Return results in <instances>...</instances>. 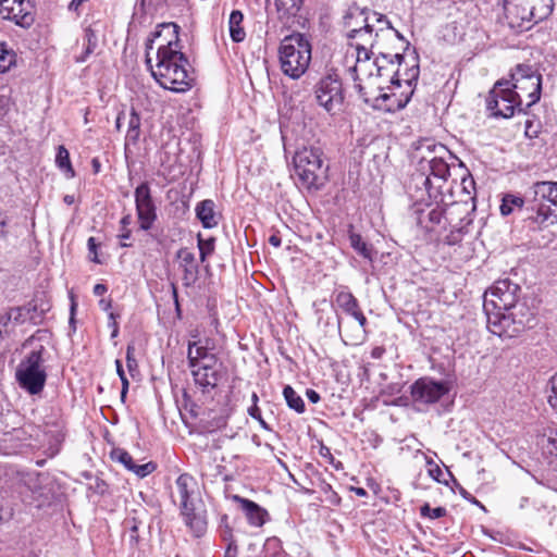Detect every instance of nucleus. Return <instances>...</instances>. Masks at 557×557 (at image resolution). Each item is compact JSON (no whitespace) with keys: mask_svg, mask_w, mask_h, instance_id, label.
I'll return each instance as SVG.
<instances>
[{"mask_svg":"<svg viewBox=\"0 0 557 557\" xmlns=\"http://www.w3.org/2000/svg\"><path fill=\"white\" fill-rule=\"evenodd\" d=\"M128 126L125 136V146L136 145L140 137L141 119L138 112L132 108L128 116Z\"/></svg>","mask_w":557,"mask_h":557,"instance_id":"2f4dec72","label":"nucleus"},{"mask_svg":"<svg viewBox=\"0 0 557 557\" xmlns=\"http://www.w3.org/2000/svg\"><path fill=\"white\" fill-rule=\"evenodd\" d=\"M304 0H274L280 17L296 16L302 7Z\"/></svg>","mask_w":557,"mask_h":557,"instance_id":"f704fd0d","label":"nucleus"},{"mask_svg":"<svg viewBox=\"0 0 557 557\" xmlns=\"http://www.w3.org/2000/svg\"><path fill=\"white\" fill-rule=\"evenodd\" d=\"M450 388L448 381H436L433 377L423 376L411 385V398L418 405H433L446 396Z\"/></svg>","mask_w":557,"mask_h":557,"instance_id":"9d476101","label":"nucleus"},{"mask_svg":"<svg viewBox=\"0 0 557 557\" xmlns=\"http://www.w3.org/2000/svg\"><path fill=\"white\" fill-rule=\"evenodd\" d=\"M134 347L133 346H127V349H126V366H127V369L128 371L132 373L134 370L137 369V361L134 357Z\"/></svg>","mask_w":557,"mask_h":557,"instance_id":"864d4df0","label":"nucleus"},{"mask_svg":"<svg viewBox=\"0 0 557 557\" xmlns=\"http://www.w3.org/2000/svg\"><path fill=\"white\" fill-rule=\"evenodd\" d=\"M417 223L428 232L434 231V227L441 224L444 218V210L440 206L429 208L428 210L421 209L416 211Z\"/></svg>","mask_w":557,"mask_h":557,"instance_id":"bb28decb","label":"nucleus"},{"mask_svg":"<svg viewBox=\"0 0 557 557\" xmlns=\"http://www.w3.org/2000/svg\"><path fill=\"white\" fill-rule=\"evenodd\" d=\"M377 95L367 98V103L377 110L385 112H396L404 109L410 100L413 92L412 89L406 95H396L395 92H385L382 85L376 86Z\"/></svg>","mask_w":557,"mask_h":557,"instance_id":"f3484780","label":"nucleus"},{"mask_svg":"<svg viewBox=\"0 0 557 557\" xmlns=\"http://www.w3.org/2000/svg\"><path fill=\"white\" fill-rule=\"evenodd\" d=\"M373 25L364 24L362 28L355 29L352 33H347V39L349 41V46L351 48H372L377 49V57L373 65L375 66L379 76L383 75V71L387 70L386 64L391 66L392 76L389 82L392 85L399 87L400 79L398 77V69L396 65H400L404 60L403 54L400 53H387L383 51L384 45L381 39L377 37L372 28Z\"/></svg>","mask_w":557,"mask_h":557,"instance_id":"0eeeda50","label":"nucleus"},{"mask_svg":"<svg viewBox=\"0 0 557 557\" xmlns=\"http://www.w3.org/2000/svg\"><path fill=\"white\" fill-rule=\"evenodd\" d=\"M232 499L239 505L244 512L248 523L252 527H262L269 518L268 511L259 506L257 503L242 497L239 495H233Z\"/></svg>","mask_w":557,"mask_h":557,"instance_id":"412c9836","label":"nucleus"},{"mask_svg":"<svg viewBox=\"0 0 557 557\" xmlns=\"http://www.w3.org/2000/svg\"><path fill=\"white\" fill-rule=\"evenodd\" d=\"M543 449L546 454L557 458V432H550V434L543 438Z\"/></svg>","mask_w":557,"mask_h":557,"instance_id":"a18cd8bd","label":"nucleus"},{"mask_svg":"<svg viewBox=\"0 0 557 557\" xmlns=\"http://www.w3.org/2000/svg\"><path fill=\"white\" fill-rule=\"evenodd\" d=\"M446 513H447L446 508H444V507L431 508V506L428 503H425L420 508V515L424 518H430L432 520L442 518V517L446 516Z\"/></svg>","mask_w":557,"mask_h":557,"instance_id":"c03bdc74","label":"nucleus"},{"mask_svg":"<svg viewBox=\"0 0 557 557\" xmlns=\"http://www.w3.org/2000/svg\"><path fill=\"white\" fill-rule=\"evenodd\" d=\"M108 288L104 284H96L94 286V295L95 296H102L107 293Z\"/></svg>","mask_w":557,"mask_h":557,"instance_id":"680f3d73","label":"nucleus"},{"mask_svg":"<svg viewBox=\"0 0 557 557\" xmlns=\"http://www.w3.org/2000/svg\"><path fill=\"white\" fill-rule=\"evenodd\" d=\"M350 246L364 259L373 260V248L369 246L361 237V235L350 232L349 233Z\"/></svg>","mask_w":557,"mask_h":557,"instance_id":"4c0bfd02","label":"nucleus"},{"mask_svg":"<svg viewBox=\"0 0 557 557\" xmlns=\"http://www.w3.org/2000/svg\"><path fill=\"white\" fill-rule=\"evenodd\" d=\"M8 311L0 315V337L9 332L10 326H13V320L8 319Z\"/></svg>","mask_w":557,"mask_h":557,"instance_id":"5fc2aeb1","label":"nucleus"},{"mask_svg":"<svg viewBox=\"0 0 557 557\" xmlns=\"http://www.w3.org/2000/svg\"><path fill=\"white\" fill-rule=\"evenodd\" d=\"M23 346H33V348L17 366L15 377L23 389L30 395H37L46 385L45 362L47 361L48 351L42 344L36 343L35 335L27 338Z\"/></svg>","mask_w":557,"mask_h":557,"instance_id":"20e7f679","label":"nucleus"},{"mask_svg":"<svg viewBox=\"0 0 557 557\" xmlns=\"http://www.w3.org/2000/svg\"><path fill=\"white\" fill-rule=\"evenodd\" d=\"M369 10L368 8H361L356 2H352L347 7L343 16L342 23L348 33H352L355 29H360L364 24H369Z\"/></svg>","mask_w":557,"mask_h":557,"instance_id":"4be33fe9","label":"nucleus"},{"mask_svg":"<svg viewBox=\"0 0 557 557\" xmlns=\"http://www.w3.org/2000/svg\"><path fill=\"white\" fill-rule=\"evenodd\" d=\"M110 457L113 461L123 465L125 469L135 473L140 479L146 478L157 469V465L152 461L144 465H136L133 457L124 448H113L110 453Z\"/></svg>","mask_w":557,"mask_h":557,"instance_id":"aec40b11","label":"nucleus"},{"mask_svg":"<svg viewBox=\"0 0 557 557\" xmlns=\"http://www.w3.org/2000/svg\"><path fill=\"white\" fill-rule=\"evenodd\" d=\"M178 29L174 23L162 24L146 44V62L161 87L184 92L193 87L194 76L190 63L182 52Z\"/></svg>","mask_w":557,"mask_h":557,"instance_id":"f257e3e1","label":"nucleus"},{"mask_svg":"<svg viewBox=\"0 0 557 557\" xmlns=\"http://www.w3.org/2000/svg\"><path fill=\"white\" fill-rule=\"evenodd\" d=\"M314 94L318 103L327 112H335L341 109L344 96L342 83L336 76L322 77L315 86Z\"/></svg>","mask_w":557,"mask_h":557,"instance_id":"f8f14e48","label":"nucleus"},{"mask_svg":"<svg viewBox=\"0 0 557 557\" xmlns=\"http://www.w3.org/2000/svg\"><path fill=\"white\" fill-rule=\"evenodd\" d=\"M140 524L141 522L135 517H127L123 522L124 535L132 549L137 548L139 545L138 529Z\"/></svg>","mask_w":557,"mask_h":557,"instance_id":"72a5a7b5","label":"nucleus"},{"mask_svg":"<svg viewBox=\"0 0 557 557\" xmlns=\"http://www.w3.org/2000/svg\"><path fill=\"white\" fill-rule=\"evenodd\" d=\"M181 516L185 525L195 537H201L208 528V516L205 503L195 500L194 503L180 505Z\"/></svg>","mask_w":557,"mask_h":557,"instance_id":"2eb2a0df","label":"nucleus"},{"mask_svg":"<svg viewBox=\"0 0 557 557\" xmlns=\"http://www.w3.org/2000/svg\"><path fill=\"white\" fill-rule=\"evenodd\" d=\"M88 250L90 253H94L92 261L99 263V260L97 258V243L94 237H89L87 240Z\"/></svg>","mask_w":557,"mask_h":557,"instance_id":"4d7b16f0","label":"nucleus"},{"mask_svg":"<svg viewBox=\"0 0 557 557\" xmlns=\"http://www.w3.org/2000/svg\"><path fill=\"white\" fill-rule=\"evenodd\" d=\"M527 207V194L524 197H520L513 194H506L503 197L500 205V213L503 215H509L517 208L519 210H523L525 212Z\"/></svg>","mask_w":557,"mask_h":557,"instance_id":"473e14b6","label":"nucleus"},{"mask_svg":"<svg viewBox=\"0 0 557 557\" xmlns=\"http://www.w3.org/2000/svg\"><path fill=\"white\" fill-rule=\"evenodd\" d=\"M369 25H373L372 30L377 34L382 42L393 37V26L388 18L379 12L369 10Z\"/></svg>","mask_w":557,"mask_h":557,"instance_id":"cd10ccee","label":"nucleus"},{"mask_svg":"<svg viewBox=\"0 0 557 557\" xmlns=\"http://www.w3.org/2000/svg\"><path fill=\"white\" fill-rule=\"evenodd\" d=\"M223 539L225 541H228V545H227V548L225 550V555L224 557H236L237 555V546L235 544V542L232 540V532L228 528H226L224 534H223Z\"/></svg>","mask_w":557,"mask_h":557,"instance_id":"09e8293b","label":"nucleus"},{"mask_svg":"<svg viewBox=\"0 0 557 557\" xmlns=\"http://www.w3.org/2000/svg\"><path fill=\"white\" fill-rule=\"evenodd\" d=\"M525 220L540 228L557 223V182L541 181L530 186Z\"/></svg>","mask_w":557,"mask_h":557,"instance_id":"7ed1b4c3","label":"nucleus"},{"mask_svg":"<svg viewBox=\"0 0 557 557\" xmlns=\"http://www.w3.org/2000/svg\"><path fill=\"white\" fill-rule=\"evenodd\" d=\"M428 463L433 466L432 468L429 469L430 476H432L438 483L447 484L446 480H444L442 478L443 476V470L436 463H434L431 459L428 460Z\"/></svg>","mask_w":557,"mask_h":557,"instance_id":"3c124183","label":"nucleus"},{"mask_svg":"<svg viewBox=\"0 0 557 557\" xmlns=\"http://www.w3.org/2000/svg\"><path fill=\"white\" fill-rule=\"evenodd\" d=\"M307 398L312 403L317 404L320 401V395L314 389H307L306 392Z\"/></svg>","mask_w":557,"mask_h":557,"instance_id":"052dcab7","label":"nucleus"},{"mask_svg":"<svg viewBox=\"0 0 557 557\" xmlns=\"http://www.w3.org/2000/svg\"><path fill=\"white\" fill-rule=\"evenodd\" d=\"M356 51V64L352 67L354 73L359 77V73L366 72L368 61L371 55L377 53V49L372 48H354Z\"/></svg>","mask_w":557,"mask_h":557,"instance_id":"e433bc0d","label":"nucleus"},{"mask_svg":"<svg viewBox=\"0 0 557 557\" xmlns=\"http://www.w3.org/2000/svg\"><path fill=\"white\" fill-rule=\"evenodd\" d=\"M510 87L513 90L528 91L530 101L527 103V108H530L536 103L541 98L542 88V76L535 73L529 65H517L515 71L511 73Z\"/></svg>","mask_w":557,"mask_h":557,"instance_id":"9b49d317","label":"nucleus"},{"mask_svg":"<svg viewBox=\"0 0 557 557\" xmlns=\"http://www.w3.org/2000/svg\"><path fill=\"white\" fill-rule=\"evenodd\" d=\"M15 64V53L0 41V73H5Z\"/></svg>","mask_w":557,"mask_h":557,"instance_id":"a19ab883","label":"nucleus"},{"mask_svg":"<svg viewBox=\"0 0 557 557\" xmlns=\"http://www.w3.org/2000/svg\"><path fill=\"white\" fill-rule=\"evenodd\" d=\"M283 395L289 408L294 409L298 413H302L305 411V403L302 398L294 391L292 386H285L283 389Z\"/></svg>","mask_w":557,"mask_h":557,"instance_id":"ea45409f","label":"nucleus"},{"mask_svg":"<svg viewBox=\"0 0 557 557\" xmlns=\"http://www.w3.org/2000/svg\"><path fill=\"white\" fill-rule=\"evenodd\" d=\"M180 265L183 269V280L186 286L194 284L199 274V267L195 253L188 248H181L176 253Z\"/></svg>","mask_w":557,"mask_h":557,"instance_id":"5701e85b","label":"nucleus"},{"mask_svg":"<svg viewBox=\"0 0 557 557\" xmlns=\"http://www.w3.org/2000/svg\"><path fill=\"white\" fill-rule=\"evenodd\" d=\"M55 163L58 168L65 173L67 177H74L75 172L71 164L70 152L64 146L58 147V152L55 156Z\"/></svg>","mask_w":557,"mask_h":557,"instance_id":"58836bf2","label":"nucleus"},{"mask_svg":"<svg viewBox=\"0 0 557 557\" xmlns=\"http://www.w3.org/2000/svg\"><path fill=\"white\" fill-rule=\"evenodd\" d=\"M86 0H72L69 4V10L77 12L79 7L85 2Z\"/></svg>","mask_w":557,"mask_h":557,"instance_id":"e2e57ef3","label":"nucleus"},{"mask_svg":"<svg viewBox=\"0 0 557 557\" xmlns=\"http://www.w3.org/2000/svg\"><path fill=\"white\" fill-rule=\"evenodd\" d=\"M521 96L510 87L509 82H497L486 98V108L493 116L511 117L522 111Z\"/></svg>","mask_w":557,"mask_h":557,"instance_id":"1a4fd4ad","label":"nucleus"},{"mask_svg":"<svg viewBox=\"0 0 557 557\" xmlns=\"http://www.w3.org/2000/svg\"><path fill=\"white\" fill-rule=\"evenodd\" d=\"M115 368H116V373L120 379L122 376H126L121 360H119V359L115 360Z\"/></svg>","mask_w":557,"mask_h":557,"instance_id":"69168bd1","label":"nucleus"},{"mask_svg":"<svg viewBox=\"0 0 557 557\" xmlns=\"http://www.w3.org/2000/svg\"><path fill=\"white\" fill-rule=\"evenodd\" d=\"M269 243L274 247L281 246V238L277 235H272L269 238Z\"/></svg>","mask_w":557,"mask_h":557,"instance_id":"774afa93","label":"nucleus"},{"mask_svg":"<svg viewBox=\"0 0 557 557\" xmlns=\"http://www.w3.org/2000/svg\"><path fill=\"white\" fill-rule=\"evenodd\" d=\"M136 213L139 226L144 231H149L157 220V209L151 196V190L147 182L138 185L134 193Z\"/></svg>","mask_w":557,"mask_h":557,"instance_id":"4468645a","label":"nucleus"},{"mask_svg":"<svg viewBox=\"0 0 557 557\" xmlns=\"http://www.w3.org/2000/svg\"><path fill=\"white\" fill-rule=\"evenodd\" d=\"M210 352L207 347L197 346L196 343H189L187 359L189 367H195V363H198L205 356H208Z\"/></svg>","mask_w":557,"mask_h":557,"instance_id":"79ce46f5","label":"nucleus"},{"mask_svg":"<svg viewBox=\"0 0 557 557\" xmlns=\"http://www.w3.org/2000/svg\"><path fill=\"white\" fill-rule=\"evenodd\" d=\"M504 9L508 26L521 33L546 20L554 10V0H505Z\"/></svg>","mask_w":557,"mask_h":557,"instance_id":"423d86ee","label":"nucleus"},{"mask_svg":"<svg viewBox=\"0 0 557 557\" xmlns=\"http://www.w3.org/2000/svg\"><path fill=\"white\" fill-rule=\"evenodd\" d=\"M549 395H548V404L557 413V372L550 377L549 382Z\"/></svg>","mask_w":557,"mask_h":557,"instance_id":"49530a36","label":"nucleus"},{"mask_svg":"<svg viewBox=\"0 0 557 557\" xmlns=\"http://www.w3.org/2000/svg\"><path fill=\"white\" fill-rule=\"evenodd\" d=\"M385 350L383 347H374L371 351V357L374 359H380L384 355Z\"/></svg>","mask_w":557,"mask_h":557,"instance_id":"0e129e2a","label":"nucleus"},{"mask_svg":"<svg viewBox=\"0 0 557 557\" xmlns=\"http://www.w3.org/2000/svg\"><path fill=\"white\" fill-rule=\"evenodd\" d=\"M230 37L234 42H243L246 38L244 28V14L239 10H233L228 17Z\"/></svg>","mask_w":557,"mask_h":557,"instance_id":"c756f323","label":"nucleus"},{"mask_svg":"<svg viewBox=\"0 0 557 557\" xmlns=\"http://www.w3.org/2000/svg\"><path fill=\"white\" fill-rule=\"evenodd\" d=\"M99 306L103 311H109L111 308V300L110 299H101L99 301Z\"/></svg>","mask_w":557,"mask_h":557,"instance_id":"338daca9","label":"nucleus"},{"mask_svg":"<svg viewBox=\"0 0 557 557\" xmlns=\"http://www.w3.org/2000/svg\"><path fill=\"white\" fill-rule=\"evenodd\" d=\"M351 317H354L358 321L360 327L364 329V326L367 325V318L364 317L360 309L352 313Z\"/></svg>","mask_w":557,"mask_h":557,"instance_id":"13d9d810","label":"nucleus"},{"mask_svg":"<svg viewBox=\"0 0 557 557\" xmlns=\"http://www.w3.org/2000/svg\"><path fill=\"white\" fill-rule=\"evenodd\" d=\"M410 189H414V195L418 200L424 201L425 196L430 200H437L442 195L441 186L435 185L430 175H426L424 170L419 169L417 173H413L410 180Z\"/></svg>","mask_w":557,"mask_h":557,"instance_id":"a211bd4d","label":"nucleus"},{"mask_svg":"<svg viewBox=\"0 0 557 557\" xmlns=\"http://www.w3.org/2000/svg\"><path fill=\"white\" fill-rule=\"evenodd\" d=\"M7 223H8L7 215L0 211V238H2L7 233V231H5Z\"/></svg>","mask_w":557,"mask_h":557,"instance_id":"bf43d9fd","label":"nucleus"},{"mask_svg":"<svg viewBox=\"0 0 557 557\" xmlns=\"http://www.w3.org/2000/svg\"><path fill=\"white\" fill-rule=\"evenodd\" d=\"M389 73L391 72V69L387 67L386 71H383V75L382 76H379V73L376 72L375 75H373L372 72L369 73L367 79L364 81V83H362V79L359 78V77H355V81H359V83H356V88L358 89V92L360 95V97L363 99V101L367 103V98L368 97H373V95H377L379 91L376 90V86L377 85H382L381 84V79L384 77V76H389Z\"/></svg>","mask_w":557,"mask_h":557,"instance_id":"a878e982","label":"nucleus"},{"mask_svg":"<svg viewBox=\"0 0 557 557\" xmlns=\"http://www.w3.org/2000/svg\"><path fill=\"white\" fill-rule=\"evenodd\" d=\"M196 216L205 228H213L219 224L220 215L215 212V203L211 199H206L197 203Z\"/></svg>","mask_w":557,"mask_h":557,"instance_id":"393cba45","label":"nucleus"},{"mask_svg":"<svg viewBox=\"0 0 557 557\" xmlns=\"http://www.w3.org/2000/svg\"><path fill=\"white\" fill-rule=\"evenodd\" d=\"M84 52L76 57V62H85L92 54L98 46L97 30L92 26H88L84 30L83 37Z\"/></svg>","mask_w":557,"mask_h":557,"instance_id":"7c9ffc66","label":"nucleus"},{"mask_svg":"<svg viewBox=\"0 0 557 557\" xmlns=\"http://www.w3.org/2000/svg\"><path fill=\"white\" fill-rule=\"evenodd\" d=\"M312 58L309 39L300 33H294L282 39L278 47L280 69L292 79L300 78L308 70Z\"/></svg>","mask_w":557,"mask_h":557,"instance_id":"39448f33","label":"nucleus"},{"mask_svg":"<svg viewBox=\"0 0 557 557\" xmlns=\"http://www.w3.org/2000/svg\"><path fill=\"white\" fill-rule=\"evenodd\" d=\"M335 301L341 309L350 315L360 309L358 300L349 292H338Z\"/></svg>","mask_w":557,"mask_h":557,"instance_id":"c9c22d12","label":"nucleus"},{"mask_svg":"<svg viewBox=\"0 0 557 557\" xmlns=\"http://www.w3.org/2000/svg\"><path fill=\"white\" fill-rule=\"evenodd\" d=\"M195 383L203 388H213L220 380V370H207L201 367H189Z\"/></svg>","mask_w":557,"mask_h":557,"instance_id":"c85d7f7f","label":"nucleus"},{"mask_svg":"<svg viewBox=\"0 0 557 557\" xmlns=\"http://www.w3.org/2000/svg\"><path fill=\"white\" fill-rule=\"evenodd\" d=\"M419 166L430 175L435 185L441 186V189L450 175L449 165L443 157L435 156L431 159L422 157Z\"/></svg>","mask_w":557,"mask_h":557,"instance_id":"6ab92c4d","label":"nucleus"},{"mask_svg":"<svg viewBox=\"0 0 557 557\" xmlns=\"http://www.w3.org/2000/svg\"><path fill=\"white\" fill-rule=\"evenodd\" d=\"M195 367L206 368L207 370H220V364L214 354L205 356L202 360H200L198 363H195Z\"/></svg>","mask_w":557,"mask_h":557,"instance_id":"de8ad7c7","label":"nucleus"},{"mask_svg":"<svg viewBox=\"0 0 557 557\" xmlns=\"http://www.w3.org/2000/svg\"><path fill=\"white\" fill-rule=\"evenodd\" d=\"M419 77V65L414 64L410 69L407 70L405 74V82L407 83L408 87L410 88L413 83L418 81Z\"/></svg>","mask_w":557,"mask_h":557,"instance_id":"603ef678","label":"nucleus"},{"mask_svg":"<svg viewBox=\"0 0 557 557\" xmlns=\"http://www.w3.org/2000/svg\"><path fill=\"white\" fill-rule=\"evenodd\" d=\"M248 413H249V416L251 418H253V419L259 421V423H260L262 429L268 430V431L271 430L269 424L262 419L261 411H260V409H259V407L257 405H252L248 409Z\"/></svg>","mask_w":557,"mask_h":557,"instance_id":"8fccbe9b","label":"nucleus"},{"mask_svg":"<svg viewBox=\"0 0 557 557\" xmlns=\"http://www.w3.org/2000/svg\"><path fill=\"white\" fill-rule=\"evenodd\" d=\"M198 249H199V256L200 261L205 262L207 258L213 253L214 251V238H208L203 239L201 238L200 234L198 235Z\"/></svg>","mask_w":557,"mask_h":557,"instance_id":"37998d69","label":"nucleus"},{"mask_svg":"<svg viewBox=\"0 0 557 557\" xmlns=\"http://www.w3.org/2000/svg\"><path fill=\"white\" fill-rule=\"evenodd\" d=\"M176 487L181 497V504L194 503L195 500H202L197 495V482L188 473H183L176 479Z\"/></svg>","mask_w":557,"mask_h":557,"instance_id":"b1692460","label":"nucleus"},{"mask_svg":"<svg viewBox=\"0 0 557 557\" xmlns=\"http://www.w3.org/2000/svg\"><path fill=\"white\" fill-rule=\"evenodd\" d=\"M51 308L49 301L45 300L40 297H35L29 302L20 306L12 307L8 310V319L13 320V326L21 325L26 322H30L33 324H39L46 312H48Z\"/></svg>","mask_w":557,"mask_h":557,"instance_id":"ddd939ff","label":"nucleus"},{"mask_svg":"<svg viewBox=\"0 0 557 557\" xmlns=\"http://www.w3.org/2000/svg\"><path fill=\"white\" fill-rule=\"evenodd\" d=\"M322 151L315 147H302L293 158L295 174L307 189L319 190L326 181L327 166L324 165Z\"/></svg>","mask_w":557,"mask_h":557,"instance_id":"6e6552de","label":"nucleus"},{"mask_svg":"<svg viewBox=\"0 0 557 557\" xmlns=\"http://www.w3.org/2000/svg\"><path fill=\"white\" fill-rule=\"evenodd\" d=\"M3 18L13 21L22 27H29L35 21L34 5L30 0H17L12 3L0 2Z\"/></svg>","mask_w":557,"mask_h":557,"instance_id":"dca6fc26","label":"nucleus"},{"mask_svg":"<svg viewBox=\"0 0 557 557\" xmlns=\"http://www.w3.org/2000/svg\"><path fill=\"white\" fill-rule=\"evenodd\" d=\"M116 315L113 312L109 313L108 326L112 329L111 337H116L119 334V325L116 322Z\"/></svg>","mask_w":557,"mask_h":557,"instance_id":"6e6d98bb","label":"nucleus"},{"mask_svg":"<svg viewBox=\"0 0 557 557\" xmlns=\"http://www.w3.org/2000/svg\"><path fill=\"white\" fill-rule=\"evenodd\" d=\"M521 288L510 280H499L485 293L483 309L487 329L499 337L512 338L533 326L534 313L519 301Z\"/></svg>","mask_w":557,"mask_h":557,"instance_id":"f03ea898","label":"nucleus"}]
</instances>
